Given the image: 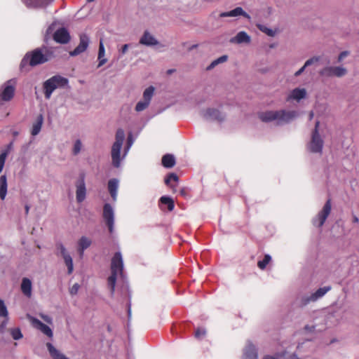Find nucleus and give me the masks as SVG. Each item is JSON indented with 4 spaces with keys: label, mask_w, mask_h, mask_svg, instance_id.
<instances>
[{
    "label": "nucleus",
    "mask_w": 359,
    "mask_h": 359,
    "mask_svg": "<svg viewBox=\"0 0 359 359\" xmlns=\"http://www.w3.org/2000/svg\"><path fill=\"white\" fill-rule=\"evenodd\" d=\"M125 132L123 129L119 128L117 130L115 135V142H114L111 151V163L112 165L114 168H119L121 166V161L124 160L126 156L128 155V153L129 152L131 147L133 146L135 139L133 136V134L130 133L128 135L127 141H126V145L124 147L123 149V154L122 156H121V150L123 144V142L125 140Z\"/></svg>",
    "instance_id": "1"
},
{
    "label": "nucleus",
    "mask_w": 359,
    "mask_h": 359,
    "mask_svg": "<svg viewBox=\"0 0 359 359\" xmlns=\"http://www.w3.org/2000/svg\"><path fill=\"white\" fill-rule=\"evenodd\" d=\"M298 112L294 110H269L259 114V118L263 122L275 121L278 126L289 123L298 116Z\"/></svg>",
    "instance_id": "2"
},
{
    "label": "nucleus",
    "mask_w": 359,
    "mask_h": 359,
    "mask_svg": "<svg viewBox=\"0 0 359 359\" xmlns=\"http://www.w3.org/2000/svg\"><path fill=\"white\" fill-rule=\"evenodd\" d=\"M123 259L121 252H116L111 262V276L108 278V286L110 288L111 294L115 291L116 279L123 277Z\"/></svg>",
    "instance_id": "3"
},
{
    "label": "nucleus",
    "mask_w": 359,
    "mask_h": 359,
    "mask_svg": "<svg viewBox=\"0 0 359 359\" xmlns=\"http://www.w3.org/2000/svg\"><path fill=\"white\" fill-rule=\"evenodd\" d=\"M50 59V55L46 50L43 53L39 48H36L31 53H27L21 61L20 67L23 68L29 64L30 66H36L43 64Z\"/></svg>",
    "instance_id": "4"
},
{
    "label": "nucleus",
    "mask_w": 359,
    "mask_h": 359,
    "mask_svg": "<svg viewBox=\"0 0 359 359\" xmlns=\"http://www.w3.org/2000/svg\"><path fill=\"white\" fill-rule=\"evenodd\" d=\"M68 79L60 75H55L50 77L43 83L45 97L50 99L55 90L57 88H65L68 86Z\"/></svg>",
    "instance_id": "5"
},
{
    "label": "nucleus",
    "mask_w": 359,
    "mask_h": 359,
    "mask_svg": "<svg viewBox=\"0 0 359 359\" xmlns=\"http://www.w3.org/2000/svg\"><path fill=\"white\" fill-rule=\"evenodd\" d=\"M330 290V286H325L320 287L315 292L310 294L302 295L297 299V304L299 307L304 308L309 304L315 302L322 298Z\"/></svg>",
    "instance_id": "6"
},
{
    "label": "nucleus",
    "mask_w": 359,
    "mask_h": 359,
    "mask_svg": "<svg viewBox=\"0 0 359 359\" xmlns=\"http://www.w3.org/2000/svg\"><path fill=\"white\" fill-rule=\"evenodd\" d=\"M331 210V200L328 199L323 205L322 210H320L318 213L313 217L311 220L313 225L318 228L322 227L325 224L327 217L330 214Z\"/></svg>",
    "instance_id": "7"
},
{
    "label": "nucleus",
    "mask_w": 359,
    "mask_h": 359,
    "mask_svg": "<svg viewBox=\"0 0 359 359\" xmlns=\"http://www.w3.org/2000/svg\"><path fill=\"white\" fill-rule=\"evenodd\" d=\"M319 122L316 121L315 128L312 133L311 140L308 145L311 152L321 154L323 147V140L318 133Z\"/></svg>",
    "instance_id": "8"
},
{
    "label": "nucleus",
    "mask_w": 359,
    "mask_h": 359,
    "mask_svg": "<svg viewBox=\"0 0 359 359\" xmlns=\"http://www.w3.org/2000/svg\"><path fill=\"white\" fill-rule=\"evenodd\" d=\"M102 217L109 233L113 234L114 232L115 212L113 207L109 203L104 205Z\"/></svg>",
    "instance_id": "9"
},
{
    "label": "nucleus",
    "mask_w": 359,
    "mask_h": 359,
    "mask_svg": "<svg viewBox=\"0 0 359 359\" xmlns=\"http://www.w3.org/2000/svg\"><path fill=\"white\" fill-rule=\"evenodd\" d=\"M76 187V202L81 203L83 202L86 198L87 189L86 185V175L81 173L75 182Z\"/></svg>",
    "instance_id": "10"
},
{
    "label": "nucleus",
    "mask_w": 359,
    "mask_h": 359,
    "mask_svg": "<svg viewBox=\"0 0 359 359\" xmlns=\"http://www.w3.org/2000/svg\"><path fill=\"white\" fill-rule=\"evenodd\" d=\"M55 248L57 250V255L61 256L64 259V262L67 267L68 274L72 273L74 271L73 260L67 248L61 242L57 243Z\"/></svg>",
    "instance_id": "11"
},
{
    "label": "nucleus",
    "mask_w": 359,
    "mask_h": 359,
    "mask_svg": "<svg viewBox=\"0 0 359 359\" xmlns=\"http://www.w3.org/2000/svg\"><path fill=\"white\" fill-rule=\"evenodd\" d=\"M346 69L343 67L331 66L324 67L319 72L320 76L325 77H332L334 76L337 77H342L346 75Z\"/></svg>",
    "instance_id": "12"
},
{
    "label": "nucleus",
    "mask_w": 359,
    "mask_h": 359,
    "mask_svg": "<svg viewBox=\"0 0 359 359\" xmlns=\"http://www.w3.org/2000/svg\"><path fill=\"white\" fill-rule=\"evenodd\" d=\"M12 80L6 82V83L0 90V105L4 102L10 101L14 96L15 88L11 84Z\"/></svg>",
    "instance_id": "13"
},
{
    "label": "nucleus",
    "mask_w": 359,
    "mask_h": 359,
    "mask_svg": "<svg viewBox=\"0 0 359 359\" xmlns=\"http://www.w3.org/2000/svg\"><path fill=\"white\" fill-rule=\"evenodd\" d=\"M203 117L208 121H217L222 122L225 118V115L219 109L215 108H208L201 112Z\"/></svg>",
    "instance_id": "14"
},
{
    "label": "nucleus",
    "mask_w": 359,
    "mask_h": 359,
    "mask_svg": "<svg viewBox=\"0 0 359 359\" xmlns=\"http://www.w3.org/2000/svg\"><path fill=\"white\" fill-rule=\"evenodd\" d=\"M29 319L33 325L36 329L40 330L43 334L48 337L49 338H53V330L50 327L43 323L41 321H40L39 319L32 317L29 316Z\"/></svg>",
    "instance_id": "15"
},
{
    "label": "nucleus",
    "mask_w": 359,
    "mask_h": 359,
    "mask_svg": "<svg viewBox=\"0 0 359 359\" xmlns=\"http://www.w3.org/2000/svg\"><path fill=\"white\" fill-rule=\"evenodd\" d=\"M89 37L86 34H81L79 44L76 47V48L74 50L69 53L70 55L76 56L83 53L87 49L89 45Z\"/></svg>",
    "instance_id": "16"
},
{
    "label": "nucleus",
    "mask_w": 359,
    "mask_h": 359,
    "mask_svg": "<svg viewBox=\"0 0 359 359\" xmlns=\"http://www.w3.org/2000/svg\"><path fill=\"white\" fill-rule=\"evenodd\" d=\"M92 244V240L86 236H81L77 242V252L80 258H83L84 251L88 249Z\"/></svg>",
    "instance_id": "17"
},
{
    "label": "nucleus",
    "mask_w": 359,
    "mask_h": 359,
    "mask_svg": "<svg viewBox=\"0 0 359 359\" xmlns=\"http://www.w3.org/2000/svg\"><path fill=\"white\" fill-rule=\"evenodd\" d=\"M243 359H258L257 349L250 341L247 343L243 349Z\"/></svg>",
    "instance_id": "18"
},
{
    "label": "nucleus",
    "mask_w": 359,
    "mask_h": 359,
    "mask_svg": "<svg viewBox=\"0 0 359 359\" xmlns=\"http://www.w3.org/2000/svg\"><path fill=\"white\" fill-rule=\"evenodd\" d=\"M53 39L59 43H67L69 41L70 36L68 31L62 27L54 33Z\"/></svg>",
    "instance_id": "19"
},
{
    "label": "nucleus",
    "mask_w": 359,
    "mask_h": 359,
    "mask_svg": "<svg viewBox=\"0 0 359 359\" xmlns=\"http://www.w3.org/2000/svg\"><path fill=\"white\" fill-rule=\"evenodd\" d=\"M243 16L244 18L250 20V15L247 13L241 7H236V8L227 11L222 12L219 14L220 18H226V17H238V16Z\"/></svg>",
    "instance_id": "20"
},
{
    "label": "nucleus",
    "mask_w": 359,
    "mask_h": 359,
    "mask_svg": "<svg viewBox=\"0 0 359 359\" xmlns=\"http://www.w3.org/2000/svg\"><path fill=\"white\" fill-rule=\"evenodd\" d=\"M306 96V90L304 88H297L293 89L288 96L287 97L286 100L290 102L291 100H296L299 102L302 99L305 98Z\"/></svg>",
    "instance_id": "21"
},
{
    "label": "nucleus",
    "mask_w": 359,
    "mask_h": 359,
    "mask_svg": "<svg viewBox=\"0 0 359 359\" xmlns=\"http://www.w3.org/2000/svg\"><path fill=\"white\" fill-rule=\"evenodd\" d=\"M119 186V181L116 178L111 179L108 181L107 188L109 193L113 201H116L118 196V189Z\"/></svg>",
    "instance_id": "22"
},
{
    "label": "nucleus",
    "mask_w": 359,
    "mask_h": 359,
    "mask_svg": "<svg viewBox=\"0 0 359 359\" xmlns=\"http://www.w3.org/2000/svg\"><path fill=\"white\" fill-rule=\"evenodd\" d=\"M22 1L27 8H37L46 6L53 0H22Z\"/></svg>",
    "instance_id": "23"
},
{
    "label": "nucleus",
    "mask_w": 359,
    "mask_h": 359,
    "mask_svg": "<svg viewBox=\"0 0 359 359\" xmlns=\"http://www.w3.org/2000/svg\"><path fill=\"white\" fill-rule=\"evenodd\" d=\"M250 36L244 31L239 32L234 37L230 39V43L241 44L249 43L250 42Z\"/></svg>",
    "instance_id": "24"
},
{
    "label": "nucleus",
    "mask_w": 359,
    "mask_h": 359,
    "mask_svg": "<svg viewBox=\"0 0 359 359\" xmlns=\"http://www.w3.org/2000/svg\"><path fill=\"white\" fill-rule=\"evenodd\" d=\"M20 290L22 292V294L29 298L32 297V283L29 278H23L22 279L21 285H20Z\"/></svg>",
    "instance_id": "25"
},
{
    "label": "nucleus",
    "mask_w": 359,
    "mask_h": 359,
    "mask_svg": "<svg viewBox=\"0 0 359 359\" xmlns=\"http://www.w3.org/2000/svg\"><path fill=\"white\" fill-rule=\"evenodd\" d=\"M140 43L147 46H151L157 45L158 42L148 31H145L140 40Z\"/></svg>",
    "instance_id": "26"
},
{
    "label": "nucleus",
    "mask_w": 359,
    "mask_h": 359,
    "mask_svg": "<svg viewBox=\"0 0 359 359\" xmlns=\"http://www.w3.org/2000/svg\"><path fill=\"white\" fill-rule=\"evenodd\" d=\"M46 347L50 355L53 359H69L59 350H57L51 343H46Z\"/></svg>",
    "instance_id": "27"
},
{
    "label": "nucleus",
    "mask_w": 359,
    "mask_h": 359,
    "mask_svg": "<svg viewBox=\"0 0 359 359\" xmlns=\"http://www.w3.org/2000/svg\"><path fill=\"white\" fill-rule=\"evenodd\" d=\"M159 203L160 208L163 210H165V206L167 207L168 211L173 210L175 208L173 200L170 197L166 196H163L160 198Z\"/></svg>",
    "instance_id": "28"
},
{
    "label": "nucleus",
    "mask_w": 359,
    "mask_h": 359,
    "mask_svg": "<svg viewBox=\"0 0 359 359\" xmlns=\"http://www.w3.org/2000/svg\"><path fill=\"white\" fill-rule=\"evenodd\" d=\"M7 177L6 175L0 177V198L3 201L6 198L7 194Z\"/></svg>",
    "instance_id": "29"
},
{
    "label": "nucleus",
    "mask_w": 359,
    "mask_h": 359,
    "mask_svg": "<svg viewBox=\"0 0 359 359\" xmlns=\"http://www.w3.org/2000/svg\"><path fill=\"white\" fill-rule=\"evenodd\" d=\"M42 123H43V116H42V115H39L37 117L36 121L33 123L32 127L31 134L33 136H36L40 133L41 126H42Z\"/></svg>",
    "instance_id": "30"
},
{
    "label": "nucleus",
    "mask_w": 359,
    "mask_h": 359,
    "mask_svg": "<svg viewBox=\"0 0 359 359\" xmlns=\"http://www.w3.org/2000/svg\"><path fill=\"white\" fill-rule=\"evenodd\" d=\"M162 165L167 168H171L175 165V156L172 154H165L162 158Z\"/></svg>",
    "instance_id": "31"
},
{
    "label": "nucleus",
    "mask_w": 359,
    "mask_h": 359,
    "mask_svg": "<svg viewBox=\"0 0 359 359\" xmlns=\"http://www.w3.org/2000/svg\"><path fill=\"white\" fill-rule=\"evenodd\" d=\"M105 49L102 41H100L99 51H98V60L99 63L97 67H100L107 62V59L104 57Z\"/></svg>",
    "instance_id": "32"
},
{
    "label": "nucleus",
    "mask_w": 359,
    "mask_h": 359,
    "mask_svg": "<svg viewBox=\"0 0 359 359\" xmlns=\"http://www.w3.org/2000/svg\"><path fill=\"white\" fill-rule=\"evenodd\" d=\"M228 59V56L226 55H222L221 57L214 60L210 65L206 67L207 70H211L215 68L217 65L221 63L225 62Z\"/></svg>",
    "instance_id": "33"
},
{
    "label": "nucleus",
    "mask_w": 359,
    "mask_h": 359,
    "mask_svg": "<svg viewBox=\"0 0 359 359\" xmlns=\"http://www.w3.org/2000/svg\"><path fill=\"white\" fill-rule=\"evenodd\" d=\"M155 88L153 86H149L146 88L143 93V100L150 104L151 100L154 95Z\"/></svg>",
    "instance_id": "34"
},
{
    "label": "nucleus",
    "mask_w": 359,
    "mask_h": 359,
    "mask_svg": "<svg viewBox=\"0 0 359 359\" xmlns=\"http://www.w3.org/2000/svg\"><path fill=\"white\" fill-rule=\"evenodd\" d=\"M271 260V257L269 255H265L264 257L262 260H259L257 263V265L259 269H264L267 264L270 262Z\"/></svg>",
    "instance_id": "35"
},
{
    "label": "nucleus",
    "mask_w": 359,
    "mask_h": 359,
    "mask_svg": "<svg viewBox=\"0 0 359 359\" xmlns=\"http://www.w3.org/2000/svg\"><path fill=\"white\" fill-rule=\"evenodd\" d=\"M10 333H11L13 339L15 340H19L23 337L22 332H21L20 329L18 327L11 329Z\"/></svg>",
    "instance_id": "36"
},
{
    "label": "nucleus",
    "mask_w": 359,
    "mask_h": 359,
    "mask_svg": "<svg viewBox=\"0 0 359 359\" xmlns=\"http://www.w3.org/2000/svg\"><path fill=\"white\" fill-rule=\"evenodd\" d=\"M82 142L80 140H76L73 145L72 153L74 156L78 155L82 149Z\"/></svg>",
    "instance_id": "37"
},
{
    "label": "nucleus",
    "mask_w": 359,
    "mask_h": 359,
    "mask_svg": "<svg viewBox=\"0 0 359 359\" xmlns=\"http://www.w3.org/2000/svg\"><path fill=\"white\" fill-rule=\"evenodd\" d=\"M258 28L260 31L265 33L269 36H273L276 34V31L273 30L271 28L267 27L265 25H259Z\"/></svg>",
    "instance_id": "38"
},
{
    "label": "nucleus",
    "mask_w": 359,
    "mask_h": 359,
    "mask_svg": "<svg viewBox=\"0 0 359 359\" xmlns=\"http://www.w3.org/2000/svg\"><path fill=\"white\" fill-rule=\"evenodd\" d=\"M178 177L176 174L175 173H170L169 174L166 178L165 179V183L168 185V186H170V187H172L171 185V182H178Z\"/></svg>",
    "instance_id": "39"
},
{
    "label": "nucleus",
    "mask_w": 359,
    "mask_h": 359,
    "mask_svg": "<svg viewBox=\"0 0 359 359\" xmlns=\"http://www.w3.org/2000/svg\"><path fill=\"white\" fill-rule=\"evenodd\" d=\"M149 105V103L146 101H144V100L140 101L137 103V104L135 106V111L137 112L142 111L144 109H146Z\"/></svg>",
    "instance_id": "40"
},
{
    "label": "nucleus",
    "mask_w": 359,
    "mask_h": 359,
    "mask_svg": "<svg viewBox=\"0 0 359 359\" xmlns=\"http://www.w3.org/2000/svg\"><path fill=\"white\" fill-rule=\"evenodd\" d=\"M8 312L7 308L4 304V302L0 299V316L3 318H7Z\"/></svg>",
    "instance_id": "41"
},
{
    "label": "nucleus",
    "mask_w": 359,
    "mask_h": 359,
    "mask_svg": "<svg viewBox=\"0 0 359 359\" xmlns=\"http://www.w3.org/2000/svg\"><path fill=\"white\" fill-rule=\"evenodd\" d=\"M206 330L204 328H198L195 332V337L201 339L205 336Z\"/></svg>",
    "instance_id": "42"
},
{
    "label": "nucleus",
    "mask_w": 359,
    "mask_h": 359,
    "mask_svg": "<svg viewBox=\"0 0 359 359\" xmlns=\"http://www.w3.org/2000/svg\"><path fill=\"white\" fill-rule=\"evenodd\" d=\"M6 156L7 154L6 152H3L0 154V173L2 172L4 167Z\"/></svg>",
    "instance_id": "43"
},
{
    "label": "nucleus",
    "mask_w": 359,
    "mask_h": 359,
    "mask_svg": "<svg viewBox=\"0 0 359 359\" xmlns=\"http://www.w3.org/2000/svg\"><path fill=\"white\" fill-rule=\"evenodd\" d=\"M320 60V57H313L310 59H309L308 60L306 61L305 64H304V67H307L316 62H318V61Z\"/></svg>",
    "instance_id": "44"
},
{
    "label": "nucleus",
    "mask_w": 359,
    "mask_h": 359,
    "mask_svg": "<svg viewBox=\"0 0 359 359\" xmlns=\"http://www.w3.org/2000/svg\"><path fill=\"white\" fill-rule=\"evenodd\" d=\"M80 288V285L78 283H74L72 287L69 289V293L72 295H75L77 294Z\"/></svg>",
    "instance_id": "45"
},
{
    "label": "nucleus",
    "mask_w": 359,
    "mask_h": 359,
    "mask_svg": "<svg viewBox=\"0 0 359 359\" xmlns=\"http://www.w3.org/2000/svg\"><path fill=\"white\" fill-rule=\"evenodd\" d=\"M40 317L47 323L52 324L53 323V318L48 316L43 313L40 314Z\"/></svg>",
    "instance_id": "46"
},
{
    "label": "nucleus",
    "mask_w": 359,
    "mask_h": 359,
    "mask_svg": "<svg viewBox=\"0 0 359 359\" xmlns=\"http://www.w3.org/2000/svg\"><path fill=\"white\" fill-rule=\"evenodd\" d=\"M8 318H5V319L1 322L0 325V332L3 333L4 330L8 324Z\"/></svg>",
    "instance_id": "47"
},
{
    "label": "nucleus",
    "mask_w": 359,
    "mask_h": 359,
    "mask_svg": "<svg viewBox=\"0 0 359 359\" xmlns=\"http://www.w3.org/2000/svg\"><path fill=\"white\" fill-rule=\"evenodd\" d=\"M348 51H342L339 55V57H338V61L339 62H341L342 61L346 56H348Z\"/></svg>",
    "instance_id": "48"
},
{
    "label": "nucleus",
    "mask_w": 359,
    "mask_h": 359,
    "mask_svg": "<svg viewBox=\"0 0 359 359\" xmlns=\"http://www.w3.org/2000/svg\"><path fill=\"white\" fill-rule=\"evenodd\" d=\"M304 330L306 332H314L316 330V325H306Z\"/></svg>",
    "instance_id": "49"
},
{
    "label": "nucleus",
    "mask_w": 359,
    "mask_h": 359,
    "mask_svg": "<svg viewBox=\"0 0 359 359\" xmlns=\"http://www.w3.org/2000/svg\"><path fill=\"white\" fill-rule=\"evenodd\" d=\"M128 47H129L128 44L123 45L122 46L121 49L120 50L121 54L124 55L127 52Z\"/></svg>",
    "instance_id": "50"
},
{
    "label": "nucleus",
    "mask_w": 359,
    "mask_h": 359,
    "mask_svg": "<svg viewBox=\"0 0 359 359\" xmlns=\"http://www.w3.org/2000/svg\"><path fill=\"white\" fill-rule=\"evenodd\" d=\"M306 67H304V65L300 68L298 71H297L295 73H294V76H299V75H301L304 71L305 70Z\"/></svg>",
    "instance_id": "51"
},
{
    "label": "nucleus",
    "mask_w": 359,
    "mask_h": 359,
    "mask_svg": "<svg viewBox=\"0 0 359 359\" xmlns=\"http://www.w3.org/2000/svg\"><path fill=\"white\" fill-rule=\"evenodd\" d=\"M285 359H300L297 357V355L296 354H292L290 355H289L288 357H287Z\"/></svg>",
    "instance_id": "52"
},
{
    "label": "nucleus",
    "mask_w": 359,
    "mask_h": 359,
    "mask_svg": "<svg viewBox=\"0 0 359 359\" xmlns=\"http://www.w3.org/2000/svg\"><path fill=\"white\" fill-rule=\"evenodd\" d=\"M180 194H181L182 196H185V195H186V191H185V189H182L180 190Z\"/></svg>",
    "instance_id": "53"
},
{
    "label": "nucleus",
    "mask_w": 359,
    "mask_h": 359,
    "mask_svg": "<svg viewBox=\"0 0 359 359\" xmlns=\"http://www.w3.org/2000/svg\"><path fill=\"white\" fill-rule=\"evenodd\" d=\"M353 222H355V223H358V222H359V219L358 218V217H356V216H353Z\"/></svg>",
    "instance_id": "54"
},
{
    "label": "nucleus",
    "mask_w": 359,
    "mask_h": 359,
    "mask_svg": "<svg viewBox=\"0 0 359 359\" xmlns=\"http://www.w3.org/2000/svg\"><path fill=\"white\" fill-rule=\"evenodd\" d=\"M263 359H276V358L273 356L266 355Z\"/></svg>",
    "instance_id": "55"
},
{
    "label": "nucleus",
    "mask_w": 359,
    "mask_h": 359,
    "mask_svg": "<svg viewBox=\"0 0 359 359\" xmlns=\"http://www.w3.org/2000/svg\"><path fill=\"white\" fill-rule=\"evenodd\" d=\"M313 115H314V114H313V111H311V112H310V114H309V119H310V120L313 118Z\"/></svg>",
    "instance_id": "56"
},
{
    "label": "nucleus",
    "mask_w": 359,
    "mask_h": 359,
    "mask_svg": "<svg viewBox=\"0 0 359 359\" xmlns=\"http://www.w3.org/2000/svg\"><path fill=\"white\" fill-rule=\"evenodd\" d=\"M29 206H28V205H26V206H25V211H26V213H27H27H28V212H29Z\"/></svg>",
    "instance_id": "57"
},
{
    "label": "nucleus",
    "mask_w": 359,
    "mask_h": 359,
    "mask_svg": "<svg viewBox=\"0 0 359 359\" xmlns=\"http://www.w3.org/2000/svg\"><path fill=\"white\" fill-rule=\"evenodd\" d=\"M50 32H51V27H49L48 29H47V33L48 34Z\"/></svg>",
    "instance_id": "58"
},
{
    "label": "nucleus",
    "mask_w": 359,
    "mask_h": 359,
    "mask_svg": "<svg viewBox=\"0 0 359 359\" xmlns=\"http://www.w3.org/2000/svg\"><path fill=\"white\" fill-rule=\"evenodd\" d=\"M173 71H174L173 69H169V70L168 71V74H171V73H172V72H173Z\"/></svg>",
    "instance_id": "59"
},
{
    "label": "nucleus",
    "mask_w": 359,
    "mask_h": 359,
    "mask_svg": "<svg viewBox=\"0 0 359 359\" xmlns=\"http://www.w3.org/2000/svg\"><path fill=\"white\" fill-rule=\"evenodd\" d=\"M128 316H130V307L128 308Z\"/></svg>",
    "instance_id": "60"
},
{
    "label": "nucleus",
    "mask_w": 359,
    "mask_h": 359,
    "mask_svg": "<svg viewBox=\"0 0 359 359\" xmlns=\"http://www.w3.org/2000/svg\"><path fill=\"white\" fill-rule=\"evenodd\" d=\"M94 1V0H87V1H88V2H92V1Z\"/></svg>",
    "instance_id": "61"
}]
</instances>
